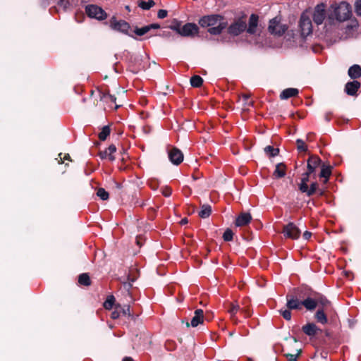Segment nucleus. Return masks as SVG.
Listing matches in <instances>:
<instances>
[{"instance_id": "obj_1", "label": "nucleus", "mask_w": 361, "mask_h": 361, "mask_svg": "<svg viewBox=\"0 0 361 361\" xmlns=\"http://www.w3.org/2000/svg\"><path fill=\"white\" fill-rule=\"evenodd\" d=\"M312 290L307 287H298L290 290L286 295V309L279 310L284 319L290 321L292 317L291 310H301V302L309 295Z\"/></svg>"}, {"instance_id": "obj_2", "label": "nucleus", "mask_w": 361, "mask_h": 361, "mask_svg": "<svg viewBox=\"0 0 361 361\" xmlns=\"http://www.w3.org/2000/svg\"><path fill=\"white\" fill-rule=\"evenodd\" d=\"M300 303L301 309L304 307L310 312L314 311L317 307L331 305V302L325 296L313 290Z\"/></svg>"}, {"instance_id": "obj_3", "label": "nucleus", "mask_w": 361, "mask_h": 361, "mask_svg": "<svg viewBox=\"0 0 361 361\" xmlns=\"http://www.w3.org/2000/svg\"><path fill=\"white\" fill-rule=\"evenodd\" d=\"M169 27L181 37L190 38L197 35L200 30L199 27L194 23H187L182 25V23L176 19L173 20Z\"/></svg>"}, {"instance_id": "obj_4", "label": "nucleus", "mask_w": 361, "mask_h": 361, "mask_svg": "<svg viewBox=\"0 0 361 361\" xmlns=\"http://www.w3.org/2000/svg\"><path fill=\"white\" fill-rule=\"evenodd\" d=\"M333 11L328 15V20L330 24L336 19L339 22L345 21L350 18L351 15V6L345 2L342 1L338 5L331 6Z\"/></svg>"}, {"instance_id": "obj_5", "label": "nucleus", "mask_w": 361, "mask_h": 361, "mask_svg": "<svg viewBox=\"0 0 361 361\" xmlns=\"http://www.w3.org/2000/svg\"><path fill=\"white\" fill-rule=\"evenodd\" d=\"M123 60L127 64L128 70L133 73H137L141 70L142 59L137 55L126 50L123 53Z\"/></svg>"}, {"instance_id": "obj_6", "label": "nucleus", "mask_w": 361, "mask_h": 361, "mask_svg": "<svg viewBox=\"0 0 361 361\" xmlns=\"http://www.w3.org/2000/svg\"><path fill=\"white\" fill-rule=\"evenodd\" d=\"M110 27L117 32H120L124 35H128L134 39H137L132 34L130 33V24L123 20H118L115 16H113L109 20Z\"/></svg>"}, {"instance_id": "obj_7", "label": "nucleus", "mask_w": 361, "mask_h": 361, "mask_svg": "<svg viewBox=\"0 0 361 361\" xmlns=\"http://www.w3.org/2000/svg\"><path fill=\"white\" fill-rule=\"evenodd\" d=\"M85 13L90 18L103 20L107 18V13L100 6L95 4H90L85 6Z\"/></svg>"}, {"instance_id": "obj_8", "label": "nucleus", "mask_w": 361, "mask_h": 361, "mask_svg": "<svg viewBox=\"0 0 361 361\" xmlns=\"http://www.w3.org/2000/svg\"><path fill=\"white\" fill-rule=\"evenodd\" d=\"M224 20V17L219 14L204 16L199 20V25L202 27H211L217 25Z\"/></svg>"}, {"instance_id": "obj_9", "label": "nucleus", "mask_w": 361, "mask_h": 361, "mask_svg": "<svg viewBox=\"0 0 361 361\" xmlns=\"http://www.w3.org/2000/svg\"><path fill=\"white\" fill-rule=\"evenodd\" d=\"M282 233L287 238L297 240L300 238L301 231L294 223L290 222L283 226Z\"/></svg>"}, {"instance_id": "obj_10", "label": "nucleus", "mask_w": 361, "mask_h": 361, "mask_svg": "<svg viewBox=\"0 0 361 361\" xmlns=\"http://www.w3.org/2000/svg\"><path fill=\"white\" fill-rule=\"evenodd\" d=\"M247 24L243 18H240L234 23H231L228 27V33L233 35L238 36L246 30Z\"/></svg>"}, {"instance_id": "obj_11", "label": "nucleus", "mask_w": 361, "mask_h": 361, "mask_svg": "<svg viewBox=\"0 0 361 361\" xmlns=\"http://www.w3.org/2000/svg\"><path fill=\"white\" fill-rule=\"evenodd\" d=\"M299 26L301 31V35L302 37H307L312 32V24L310 17L305 13H302L300 22Z\"/></svg>"}, {"instance_id": "obj_12", "label": "nucleus", "mask_w": 361, "mask_h": 361, "mask_svg": "<svg viewBox=\"0 0 361 361\" xmlns=\"http://www.w3.org/2000/svg\"><path fill=\"white\" fill-rule=\"evenodd\" d=\"M287 29V25L279 23L276 18H273L269 21L268 30L271 35L279 37L282 36Z\"/></svg>"}, {"instance_id": "obj_13", "label": "nucleus", "mask_w": 361, "mask_h": 361, "mask_svg": "<svg viewBox=\"0 0 361 361\" xmlns=\"http://www.w3.org/2000/svg\"><path fill=\"white\" fill-rule=\"evenodd\" d=\"M121 316H127L133 319V315L130 313V305H125L122 306L120 304L115 305V310L111 313V319H116Z\"/></svg>"}, {"instance_id": "obj_14", "label": "nucleus", "mask_w": 361, "mask_h": 361, "mask_svg": "<svg viewBox=\"0 0 361 361\" xmlns=\"http://www.w3.org/2000/svg\"><path fill=\"white\" fill-rule=\"evenodd\" d=\"M326 18L325 6L324 4L317 5L313 13V20L317 25L323 23Z\"/></svg>"}, {"instance_id": "obj_15", "label": "nucleus", "mask_w": 361, "mask_h": 361, "mask_svg": "<svg viewBox=\"0 0 361 361\" xmlns=\"http://www.w3.org/2000/svg\"><path fill=\"white\" fill-rule=\"evenodd\" d=\"M322 164V159L317 155L310 156L307 160L306 175L310 176L316 171V169Z\"/></svg>"}, {"instance_id": "obj_16", "label": "nucleus", "mask_w": 361, "mask_h": 361, "mask_svg": "<svg viewBox=\"0 0 361 361\" xmlns=\"http://www.w3.org/2000/svg\"><path fill=\"white\" fill-rule=\"evenodd\" d=\"M168 155L169 160L175 165H179L183 161V152L176 147L169 151Z\"/></svg>"}, {"instance_id": "obj_17", "label": "nucleus", "mask_w": 361, "mask_h": 361, "mask_svg": "<svg viewBox=\"0 0 361 361\" xmlns=\"http://www.w3.org/2000/svg\"><path fill=\"white\" fill-rule=\"evenodd\" d=\"M302 332L310 336L313 337L317 336L319 333H322V330L319 329L314 323L308 322L302 326Z\"/></svg>"}, {"instance_id": "obj_18", "label": "nucleus", "mask_w": 361, "mask_h": 361, "mask_svg": "<svg viewBox=\"0 0 361 361\" xmlns=\"http://www.w3.org/2000/svg\"><path fill=\"white\" fill-rule=\"evenodd\" d=\"M329 306H320L314 315V318L317 322L321 324L328 323V318L326 312Z\"/></svg>"}, {"instance_id": "obj_19", "label": "nucleus", "mask_w": 361, "mask_h": 361, "mask_svg": "<svg viewBox=\"0 0 361 361\" xmlns=\"http://www.w3.org/2000/svg\"><path fill=\"white\" fill-rule=\"evenodd\" d=\"M204 311L202 309H197L194 312V316L191 319L190 323L187 322L186 326L192 327H197L199 324H203L204 322Z\"/></svg>"}, {"instance_id": "obj_20", "label": "nucleus", "mask_w": 361, "mask_h": 361, "mask_svg": "<svg viewBox=\"0 0 361 361\" xmlns=\"http://www.w3.org/2000/svg\"><path fill=\"white\" fill-rule=\"evenodd\" d=\"M252 215L249 212H241L235 221L237 227H242L248 225L252 221Z\"/></svg>"}, {"instance_id": "obj_21", "label": "nucleus", "mask_w": 361, "mask_h": 361, "mask_svg": "<svg viewBox=\"0 0 361 361\" xmlns=\"http://www.w3.org/2000/svg\"><path fill=\"white\" fill-rule=\"evenodd\" d=\"M116 152V147L115 146V145L111 144L105 150L100 151L99 152V156L102 159H109V161H113L116 159L114 155V153H115Z\"/></svg>"}, {"instance_id": "obj_22", "label": "nucleus", "mask_w": 361, "mask_h": 361, "mask_svg": "<svg viewBox=\"0 0 361 361\" xmlns=\"http://www.w3.org/2000/svg\"><path fill=\"white\" fill-rule=\"evenodd\" d=\"M360 87V82L357 80L348 82L345 85V92L350 96H354L357 94Z\"/></svg>"}, {"instance_id": "obj_23", "label": "nucleus", "mask_w": 361, "mask_h": 361, "mask_svg": "<svg viewBox=\"0 0 361 361\" xmlns=\"http://www.w3.org/2000/svg\"><path fill=\"white\" fill-rule=\"evenodd\" d=\"M259 16L257 14H251L249 19V26L246 28L247 33L254 35L256 33V29L258 25Z\"/></svg>"}, {"instance_id": "obj_24", "label": "nucleus", "mask_w": 361, "mask_h": 361, "mask_svg": "<svg viewBox=\"0 0 361 361\" xmlns=\"http://www.w3.org/2000/svg\"><path fill=\"white\" fill-rule=\"evenodd\" d=\"M227 25V22L222 20L217 25L208 28L207 32L212 35H219L225 28H226Z\"/></svg>"}, {"instance_id": "obj_25", "label": "nucleus", "mask_w": 361, "mask_h": 361, "mask_svg": "<svg viewBox=\"0 0 361 361\" xmlns=\"http://www.w3.org/2000/svg\"><path fill=\"white\" fill-rule=\"evenodd\" d=\"M298 94H299V90L297 88L289 87V88H286V89L283 90L281 92L279 97L282 100L288 99L290 97H295L298 96Z\"/></svg>"}, {"instance_id": "obj_26", "label": "nucleus", "mask_w": 361, "mask_h": 361, "mask_svg": "<svg viewBox=\"0 0 361 361\" xmlns=\"http://www.w3.org/2000/svg\"><path fill=\"white\" fill-rule=\"evenodd\" d=\"M319 188V184L317 182H313L310 184L309 187L305 185H302L301 192L305 193L308 197L312 196L314 195Z\"/></svg>"}, {"instance_id": "obj_27", "label": "nucleus", "mask_w": 361, "mask_h": 361, "mask_svg": "<svg viewBox=\"0 0 361 361\" xmlns=\"http://www.w3.org/2000/svg\"><path fill=\"white\" fill-rule=\"evenodd\" d=\"M333 167L330 165L326 166L325 164L322 165L321 171L319 173V177L323 178V183L326 184L329 179V177L331 175V171Z\"/></svg>"}, {"instance_id": "obj_28", "label": "nucleus", "mask_w": 361, "mask_h": 361, "mask_svg": "<svg viewBox=\"0 0 361 361\" xmlns=\"http://www.w3.org/2000/svg\"><path fill=\"white\" fill-rule=\"evenodd\" d=\"M286 166L284 163H279L276 165V169L273 173L275 178H281L286 176Z\"/></svg>"}, {"instance_id": "obj_29", "label": "nucleus", "mask_w": 361, "mask_h": 361, "mask_svg": "<svg viewBox=\"0 0 361 361\" xmlns=\"http://www.w3.org/2000/svg\"><path fill=\"white\" fill-rule=\"evenodd\" d=\"M348 75L351 79H357L361 77V67L360 65L354 64L350 66L348 71Z\"/></svg>"}, {"instance_id": "obj_30", "label": "nucleus", "mask_w": 361, "mask_h": 361, "mask_svg": "<svg viewBox=\"0 0 361 361\" xmlns=\"http://www.w3.org/2000/svg\"><path fill=\"white\" fill-rule=\"evenodd\" d=\"M78 283L80 286H90L92 283L90 277L87 273H82L78 276Z\"/></svg>"}, {"instance_id": "obj_31", "label": "nucleus", "mask_w": 361, "mask_h": 361, "mask_svg": "<svg viewBox=\"0 0 361 361\" xmlns=\"http://www.w3.org/2000/svg\"><path fill=\"white\" fill-rule=\"evenodd\" d=\"M212 213V207L209 204H203L201 210L199 212V216L202 219H206L210 216Z\"/></svg>"}, {"instance_id": "obj_32", "label": "nucleus", "mask_w": 361, "mask_h": 361, "mask_svg": "<svg viewBox=\"0 0 361 361\" xmlns=\"http://www.w3.org/2000/svg\"><path fill=\"white\" fill-rule=\"evenodd\" d=\"M155 5V2L153 0H149L148 1H145L143 0H139L137 1V6L143 10L147 11L149 10Z\"/></svg>"}, {"instance_id": "obj_33", "label": "nucleus", "mask_w": 361, "mask_h": 361, "mask_svg": "<svg viewBox=\"0 0 361 361\" xmlns=\"http://www.w3.org/2000/svg\"><path fill=\"white\" fill-rule=\"evenodd\" d=\"M111 133V128L109 126H104L102 127L101 132L98 135V137L101 141L106 140L107 137Z\"/></svg>"}, {"instance_id": "obj_34", "label": "nucleus", "mask_w": 361, "mask_h": 361, "mask_svg": "<svg viewBox=\"0 0 361 361\" xmlns=\"http://www.w3.org/2000/svg\"><path fill=\"white\" fill-rule=\"evenodd\" d=\"M115 301L116 299L113 295H110L107 296L106 300L104 301L103 306L106 310H111L113 307H115Z\"/></svg>"}, {"instance_id": "obj_35", "label": "nucleus", "mask_w": 361, "mask_h": 361, "mask_svg": "<svg viewBox=\"0 0 361 361\" xmlns=\"http://www.w3.org/2000/svg\"><path fill=\"white\" fill-rule=\"evenodd\" d=\"M203 84V79L197 75H195L190 78V85L193 87H200Z\"/></svg>"}, {"instance_id": "obj_36", "label": "nucleus", "mask_w": 361, "mask_h": 361, "mask_svg": "<svg viewBox=\"0 0 361 361\" xmlns=\"http://www.w3.org/2000/svg\"><path fill=\"white\" fill-rule=\"evenodd\" d=\"M240 310V305L238 303H228V312L230 313L231 317L234 319L236 313Z\"/></svg>"}, {"instance_id": "obj_37", "label": "nucleus", "mask_w": 361, "mask_h": 361, "mask_svg": "<svg viewBox=\"0 0 361 361\" xmlns=\"http://www.w3.org/2000/svg\"><path fill=\"white\" fill-rule=\"evenodd\" d=\"M264 152L267 154L269 155L270 157H274L279 154V149L274 148L271 145H268L264 148Z\"/></svg>"}, {"instance_id": "obj_38", "label": "nucleus", "mask_w": 361, "mask_h": 361, "mask_svg": "<svg viewBox=\"0 0 361 361\" xmlns=\"http://www.w3.org/2000/svg\"><path fill=\"white\" fill-rule=\"evenodd\" d=\"M148 32H149V27L147 25H145L140 28L135 27L133 30V32L137 36H143Z\"/></svg>"}, {"instance_id": "obj_39", "label": "nucleus", "mask_w": 361, "mask_h": 361, "mask_svg": "<svg viewBox=\"0 0 361 361\" xmlns=\"http://www.w3.org/2000/svg\"><path fill=\"white\" fill-rule=\"evenodd\" d=\"M97 195L102 200H106L109 197V192L105 190V189L102 188H99L97 190Z\"/></svg>"}, {"instance_id": "obj_40", "label": "nucleus", "mask_w": 361, "mask_h": 361, "mask_svg": "<svg viewBox=\"0 0 361 361\" xmlns=\"http://www.w3.org/2000/svg\"><path fill=\"white\" fill-rule=\"evenodd\" d=\"M233 235H234V233L232 231V230L230 228H227L223 234V239L224 241H226V242L231 241V240H233Z\"/></svg>"}, {"instance_id": "obj_41", "label": "nucleus", "mask_w": 361, "mask_h": 361, "mask_svg": "<svg viewBox=\"0 0 361 361\" xmlns=\"http://www.w3.org/2000/svg\"><path fill=\"white\" fill-rule=\"evenodd\" d=\"M297 149L299 152H306L307 150V147L305 145V142L302 139H298L296 140Z\"/></svg>"}, {"instance_id": "obj_42", "label": "nucleus", "mask_w": 361, "mask_h": 361, "mask_svg": "<svg viewBox=\"0 0 361 361\" xmlns=\"http://www.w3.org/2000/svg\"><path fill=\"white\" fill-rule=\"evenodd\" d=\"M296 351H297V353L295 354H290V353L286 354V356L288 358V361H298L297 357H299L300 355V354L302 353V350L298 349Z\"/></svg>"}, {"instance_id": "obj_43", "label": "nucleus", "mask_w": 361, "mask_h": 361, "mask_svg": "<svg viewBox=\"0 0 361 361\" xmlns=\"http://www.w3.org/2000/svg\"><path fill=\"white\" fill-rule=\"evenodd\" d=\"M57 5L66 11L70 7L71 3L68 0H59Z\"/></svg>"}, {"instance_id": "obj_44", "label": "nucleus", "mask_w": 361, "mask_h": 361, "mask_svg": "<svg viewBox=\"0 0 361 361\" xmlns=\"http://www.w3.org/2000/svg\"><path fill=\"white\" fill-rule=\"evenodd\" d=\"M359 27V23L357 19H352L350 23L347 25V30H356Z\"/></svg>"}, {"instance_id": "obj_45", "label": "nucleus", "mask_w": 361, "mask_h": 361, "mask_svg": "<svg viewBox=\"0 0 361 361\" xmlns=\"http://www.w3.org/2000/svg\"><path fill=\"white\" fill-rule=\"evenodd\" d=\"M310 176L306 175V172L303 173V177L301 179V183L299 184V190L300 192H301V188H302V185H305V186L308 185L307 183L309 181Z\"/></svg>"}, {"instance_id": "obj_46", "label": "nucleus", "mask_w": 361, "mask_h": 361, "mask_svg": "<svg viewBox=\"0 0 361 361\" xmlns=\"http://www.w3.org/2000/svg\"><path fill=\"white\" fill-rule=\"evenodd\" d=\"M161 193L165 197H169L172 193V190L170 187L165 186L161 188Z\"/></svg>"}, {"instance_id": "obj_47", "label": "nucleus", "mask_w": 361, "mask_h": 361, "mask_svg": "<svg viewBox=\"0 0 361 361\" xmlns=\"http://www.w3.org/2000/svg\"><path fill=\"white\" fill-rule=\"evenodd\" d=\"M355 11L357 16H361V0H357L355 1Z\"/></svg>"}, {"instance_id": "obj_48", "label": "nucleus", "mask_w": 361, "mask_h": 361, "mask_svg": "<svg viewBox=\"0 0 361 361\" xmlns=\"http://www.w3.org/2000/svg\"><path fill=\"white\" fill-rule=\"evenodd\" d=\"M61 155H62V153H60L59 154V160L58 161L59 164H63L64 162V160L71 161L69 154H65L63 157H61Z\"/></svg>"}, {"instance_id": "obj_49", "label": "nucleus", "mask_w": 361, "mask_h": 361, "mask_svg": "<svg viewBox=\"0 0 361 361\" xmlns=\"http://www.w3.org/2000/svg\"><path fill=\"white\" fill-rule=\"evenodd\" d=\"M240 310L244 314V316L245 317H250L252 315V311L248 307H245L243 308H241Z\"/></svg>"}, {"instance_id": "obj_50", "label": "nucleus", "mask_w": 361, "mask_h": 361, "mask_svg": "<svg viewBox=\"0 0 361 361\" xmlns=\"http://www.w3.org/2000/svg\"><path fill=\"white\" fill-rule=\"evenodd\" d=\"M168 15V12L166 10H164V9H160L159 10L158 13H157V17L160 19H163L164 18H166Z\"/></svg>"}, {"instance_id": "obj_51", "label": "nucleus", "mask_w": 361, "mask_h": 361, "mask_svg": "<svg viewBox=\"0 0 361 361\" xmlns=\"http://www.w3.org/2000/svg\"><path fill=\"white\" fill-rule=\"evenodd\" d=\"M157 35L164 38H170L171 37H173L172 33L169 31H163Z\"/></svg>"}, {"instance_id": "obj_52", "label": "nucleus", "mask_w": 361, "mask_h": 361, "mask_svg": "<svg viewBox=\"0 0 361 361\" xmlns=\"http://www.w3.org/2000/svg\"><path fill=\"white\" fill-rule=\"evenodd\" d=\"M99 97H100L101 100H102V99H105L106 97H108L107 92H109V90H107V91L99 90Z\"/></svg>"}, {"instance_id": "obj_53", "label": "nucleus", "mask_w": 361, "mask_h": 361, "mask_svg": "<svg viewBox=\"0 0 361 361\" xmlns=\"http://www.w3.org/2000/svg\"><path fill=\"white\" fill-rule=\"evenodd\" d=\"M149 27V31H150L152 29H159L161 27L160 25L158 23H152L149 25H147Z\"/></svg>"}, {"instance_id": "obj_54", "label": "nucleus", "mask_w": 361, "mask_h": 361, "mask_svg": "<svg viewBox=\"0 0 361 361\" xmlns=\"http://www.w3.org/2000/svg\"><path fill=\"white\" fill-rule=\"evenodd\" d=\"M333 114L332 112H326L325 114V116H324V118L325 120L327 121V122H329L331 119V116H332Z\"/></svg>"}, {"instance_id": "obj_55", "label": "nucleus", "mask_w": 361, "mask_h": 361, "mask_svg": "<svg viewBox=\"0 0 361 361\" xmlns=\"http://www.w3.org/2000/svg\"><path fill=\"white\" fill-rule=\"evenodd\" d=\"M312 236V233L310 232V231H306L305 232H304L303 233V238L305 239V240H309Z\"/></svg>"}, {"instance_id": "obj_56", "label": "nucleus", "mask_w": 361, "mask_h": 361, "mask_svg": "<svg viewBox=\"0 0 361 361\" xmlns=\"http://www.w3.org/2000/svg\"><path fill=\"white\" fill-rule=\"evenodd\" d=\"M107 94H108V97L110 99V101L113 103H116V96L114 94H111L109 92H107Z\"/></svg>"}, {"instance_id": "obj_57", "label": "nucleus", "mask_w": 361, "mask_h": 361, "mask_svg": "<svg viewBox=\"0 0 361 361\" xmlns=\"http://www.w3.org/2000/svg\"><path fill=\"white\" fill-rule=\"evenodd\" d=\"M314 135H315V134L314 133H312V132L308 133L307 134V140L308 141H311L314 138Z\"/></svg>"}, {"instance_id": "obj_58", "label": "nucleus", "mask_w": 361, "mask_h": 361, "mask_svg": "<svg viewBox=\"0 0 361 361\" xmlns=\"http://www.w3.org/2000/svg\"><path fill=\"white\" fill-rule=\"evenodd\" d=\"M243 98L245 102H247V99L250 98V96L247 94H243ZM246 104H247L248 106L252 105V102H250L249 103L246 102Z\"/></svg>"}, {"instance_id": "obj_59", "label": "nucleus", "mask_w": 361, "mask_h": 361, "mask_svg": "<svg viewBox=\"0 0 361 361\" xmlns=\"http://www.w3.org/2000/svg\"><path fill=\"white\" fill-rule=\"evenodd\" d=\"M317 192H318L319 196H323L325 194L324 190L321 188H318Z\"/></svg>"}, {"instance_id": "obj_60", "label": "nucleus", "mask_w": 361, "mask_h": 361, "mask_svg": "<svg viewBox=\"0 0 361 361\" xmlns=\"http://www.w3.org/2000/svg\"><path fill=\"white\" fill-rule=\"evenodd\" d=\"M188 219H187V218H183V219H182L180 220V224L181 225H185V224H188Z\"/></svg>"}, {"instance_id": "obj_61", "label": "nucleus", "mask_w": 361, "mask_h": 361, "mask_svg": "<svg viewBox=\"0 0 361 361\" xmlns=\"http://www.w3.org/2000/svg\"><path fill=\"white\" fill-rule=\"evenodd\" d=\"M122 361H134L133 359L130 357H125Z\"/></svg>"}, {"instance_id": "obj_62", "label": "nucleus", "mask_w": 361, "mask_h": 361, "mask_svg": "<svg viewBox=\"0 0 361 361\" xmlns=\"http://www.w3.org/2000/svg\"><path fill=\"white\" fill-rule=\"evenodd\" d=\"M140 237H137L136 238V243L138 245L141 246L142 243H141V240H140Z\"/></svg>"}, {"instance_id": "obj_63", "label": "nucleus", "mask_w": 361, "mask_h": 361, "mask_svg": "<svg viewBox=\"0 0 361 361\" xmlns=\"http://www.w3.org/2000/svg\"><path fill=\"white\" fill-rule=\"evenodd\" d=\"M326 355H327L326 352L322 353V356L324 357H325L326 356Z\"/></svg>"}, {"instance_id": "obj_64", "label": "nucleus", "mask_w": 361, "mask_h": 361, "mask_svg": "<svg viewBox=\"0 0 361 361\" xmlns=\"http://www.w3.org/2000/svg\"><path fill=\"white\" fill-rule=\"evenodd\" d=\"M325 335H326V336H330V334H329V332L328 331H325Z\"/></svg>"}]
</instances>
